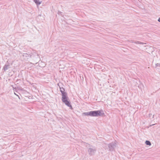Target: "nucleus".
<instances>
[{"label": "nucleus", "instance_id": "obj_1", "mask_svg": "<svg viewBox=\"0 0 160 160\" xmlns=\"http://www.w3.org/2000/svg\"><path fill=\"white\" fill-rule=\"evenodd\" d=\"M96 149L94 147H92L89 148L88 149V152L90 156L93 155L96 151Z\"/></svg>", "mask_w": 160, "mask_h": 160}, {"label": "nucleus", "instance_id": "obj_2", "mask_svg": "<svg viewBox=\"0 0 160 160\" xmlns=\"http://www.w3.org/2000/svg\"><path fill=\"white\" fill-rule=\"evenodd\" d=\"M116 143L115 142H112L108 145L110 151H113L116 147Z\"/></svg>", "mask_w": 160, "mask_h": 160}, {"label": "nucleus", "instance_id": "obj_5", "mask_svg": "<svg viewBox=\"0 0 160 160\" xmlns=\"http://www.w3.org/2000/svg\"><path fill=\"white\" fill-rule=\"evenodd\" d=\"M31 55H30L27 53H24L23 54L22 58L24 60H27L29 58H31Z\"/></svg>", "mask_w": 160, "mask_h": 160}, {"label": "nucleus", "instance_id": "obj_14", "mask_svg": "<svg viewBox=\"0 0 160 160\" xmlns=\"http://www.w3.org/2000/svg\"><path fill=\"white\" fill-rule=\"evenodd\" d=\"M156 67H160V64L159 63H157L156 64Z\"/></svg>", "mask_w": 160, "mask_h": 160}, {"label": "nucleus", "instance_id": "obj_9", "mask_svg": "<svg viewBox=\"0 0 160 160\" xmlns=\"http://www.w3.org/2000/svg\"><path fill=\"white\" fill-rule=\"evenodd\" d=\"M60 91L61 92L62 94L63 93H65L66 92H64L65 90L64 88H61L60 87Z\"/></svg>", "mask_w": 160, "mask_h": 160}, {"label": "nucleus", "instance_id": "obj_7", "mask_svg": "<svg viewBox=\"0 0 160 160\" xmlns=\"http://www.w3.org/2000/svg\"><path fill=\"white\" fill-rule=\"evenodd\" d=\"M62 94V101L63 102L64 100H67V98H68L67 96V93L65 92V93H63Z\"/></svg>", "mask_w": 160, "mask_h": 160}, {"label": "nucleus", "instance_id": "obj_4", "mask_svg": "<svg viewBox=\"0 0 160 160\" xmlns=\"http://www.w3.org/2000/svg\"><path fill=\"white\" fill-rule=\"evenodd\" d=\"M10 68V65L9 63H8V62L7 61V63L5 64V65L3 66V68L2 70L4 71H6L8 69Z\"/></svg>", "mask_w": 160, "mask_h": 160}, {"label": "nucleus", "instance_id": "obj_15", "mask_svg": "<svg viewBox=\"0 0 160 160\" xmlns=\"http://www.w3.org/2000/svg\"><path fill=\"white\" fill-rule=\"evenodd\" d=\"M158 21L160 22V18H159L158 19Z\"/></svg>", "mask_w": 160, "mask_h": 160}, {"label": "nucleus", "instance_id": "obj_11", "mask_svg": "<svg viewBox=\"0 0 160 160\" xmlns=\"http://www.w3.org/2000/svg\"><path fill=\"white\" fill-rule=\"evenodd\" d=\"M145 143L147 145L150 146L151 145V142L147 140L145 142Z\"/></svg>", "mask_w": 160, "mask_h": 160}, {"label": "nucleus", "instance_id": "obj_13", "mask_svg": "<svg viewBox=\"0 0 160 160\" xmlns=\"http://www.w3.org/2000/svg\"><path fill=\"white\" fill-rule=\"evenodd\" d=\"M89 113H90V112H84L83 114L86 116H88V115L90 116Z\"/></svg>", "mask_w": 160, "mask_h": 160}, {"label": "nucleus", "instance_id": "obj_12", "mask_svg": "<svg viewBox=\"0 0 160 160\" xmlns=\"http://www.w3.org/2000/svg\"><path fill=\"white\" fill-rule=\"evenodd\" d=\"M130 42H134V43H135L136 44H143V43H142V42H140L139 41H137V42H133L132 41H131Z\"/></svg>", "mask_w": 160, "mask_h": 160}, {"label": "nucleus", "instance_id": "obj_3", "mask_svg": "<svg viewBox=\"0 0 160 160\" xmlns=\"http://www.w3.org/2000/svg\"><path fill=\"white\" fill-rule=\"evenodd\" d=\"M94 114V117H102L104 115V113L102 110H98L95 111Z\"/></svg>", "mask_w": 160, "mask_h": 160}, {"label": "nucleus", "instance_id": "obj_8", "mask_svg": "<svg viewBox=\"0 0 160 160\" xmlns=\"http://www.w3.org/2000/svg\"><path fill=\"white\" fill-rule=\"evenodd\" d=\"M34 2L37 5H39L41 4V2H40L39 0H33Z\"/></svg>", "mask_w": 160, "mask_h": 160}, {"label": "nucleus", "instance_id": "obj_6", "mask_svg": "<svg viewBox=\"0 0 160 160\" xmlns=\"http://www.w3.org/2000/svg\"><path fill=\"white\" fill-rule=\"evenodd\" d=\"M62 102H64L65 104L68 107H70L71 109H72V107L70 104V102L68 101V100H64Z\"/></svg>", "mask_w": 160, "mask_h": 160}, {"label": "nucleus", "instance_id": "obj_10", "mask_svg": "<svg viewBox=\"0 0 160 160\" xmlns=\"http://www.w3.org/2000/svg\"><path fill=\"white\" fill-rule=\"evenodd\" d=\"M94 111H92L90 112V116L92 117H94Z\"/></svg>", "mask_w": 160, "mask_h": 160}]
</instances>
